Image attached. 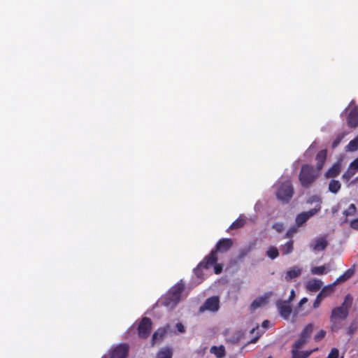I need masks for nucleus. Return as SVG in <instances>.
Here are the masks:
<instances>
[{
  "label": "nucleus",
  "instance_id": "nucleus-1",
  "mask_svg": "<svg viewBox=\"0 0 358 358\" xmlns=\"http://www.w3.org/2000/svg\"><path fill=\"white\" fill-rule=\"evenodd\" d=\"M353 302V298L348 294L344 299L342 305L336 307L331 310L330 315V322L331 323V329L333 331L338 329L336 323L338 321H343L346 320L349 315V310Z\"/></svg>",
  "mask_w": 358,
  "mask_h": 358
},
{
  "label": "nucleus",
  "instance_id": "nucleus-2",
  "mask_svg": "<svg viewBox=\"0 0 358 358\" xmlns=\"http://www.w3.org/2000/svg\"><path fill=\"white\" fill-rule=\"evenodd\" d=\"M185 289L182 283L173 286L161 300V303L169 309H173L179 303L181 294Z\"/></svg>",
  "mask_w": 358,
  "mask_h": 358
},
{
  "label": "nucleus",
  "instance_id": "nucleus-3",
  "mask_svg": "<svg viewBox=\"0 0 358 358\" xmlns=\"http://www.w3.org/2000/svg\"><path fill=\"white\" fill-rule=\"evenodd\" d=\"M319 176V171L309 164H303L301 166L299 180L301 186L304 188L310 187L316 180Z\"/></svg>",
  "mask_w": 358,
  "mask_h": 358
},
{
  "label": "nucleus",
  "instance_id": "nucleus-4",
  "mask_svg": "<svg viewBox=\"0 0 358 358\" xmlns=\"http://www.w3.org/2000/svg\"><path fill=\"white\" fill-rule=\"evenodd\" d=\"M294 194V188L289 180L280 182L276 185L275 196L282 203L289 202Z\"/></svg>",
  "mask_w": 358,
  "mask_h": 358
},
{
  "label": "nucleus",
  "instance_id": "nucleus-5",
  "mask_svg": "<svg viewBox=\"0 0 358 358\" xmlns=\"http://www.w3.org/2000/svg\"><path fill=\"white\" fill-rule=\"evenodd\" d=\"M233 245V241L231 238H222L219 240L213 249L208 255V261L210 264H215L217 262L216 256L217 252L224 253L229 250Z\"/></svg>",
  "mask_w": 358,
  "mask_h": 358
},
{
  "label": "nucleus",
  "instance_id": "nucleus-6",
  "mask_svg": "<svg viewBox=\"0 0 358 358\" xmlns=\"http://www.w3.org/2000/svg\"><path fill=\"white\" fill-rule=\"evenodd\" d=\"M152 327V322L151 319L147 317H143L137 327L138 336L142 339L147 338L151 333Z\"/></svg>",
  "mask_w": 358,
  "mask_h": 358
},
{
  "label": "nucleus",
  "instance_id": "nucleus-7",
  "mask_svg": "<svg viewBox=\"0 0 358 358\" xmlns=\"http://www.w3.org/2000/svg\"><path fill=\"white\" fill-rule=\"evenodd\" d=\"M220 308V300L218 296H212L206 300L204 303L200 307L199 311L203 312L209 310L216 312Z\"/></svg>",
  "mask_w": 358,
  "mask_h": 358
},
{
  "label": "nucleus",
  "instance_id": "nucleus-8",
  "mask_svg": "<svg viewBox=\"0 0 358 358\" xmlns=\"http://www.w3.org/2000/svg\"><path fill=\"white\" fill-rule=\"evenodd\" d=\"M129 352L127 344H120L110 351V358H126Z\"/></svg>",
  "mask_w": 358,
  "mask_h": 358
},
{
  "label": "nucleus",
  "instance_id": "nucleus-9",
  "mask_svg": "<svg viewBox=\"0 0 358 358\" xmlns=\"http://www.w3.org/2000/svg\"><path fill=\"white\" fill-rule=\"evenodd\" d=\"M289 301H278L276 306L278 308L280 315L285 319H287L292 313V307Z\"/></svg>",
  "mask_w": 358,
  "mask_h": 358
},
{
  "label": "nucleus",
  "instance_id": "nucleus-10",
  "mask_svg": "<svg viewBox=\"0 0 358 358\" xmlns=\"http://www.w3.org/2000/svg\"><path fill=\"white\" fill-rule=\"evenodd\" d=\"M358 171V158L352 162L348 170L343 173L342 178L345 182H348Z\"/></svg>",
  "mask_w": 358,
  "mask_h": 358
},
{
  "label": "nucleus",
  "instance_id": "nucleus-11",
  "mask_svg": "<svg viewBox=\"0 0 358 358\" xmlns=\"http://www.w3.org/2000/svg\"><path fill=\"white\" fill-rule=\"evenodd\" d=\"M209 262H210L208 261V257L206 256L204 257V259H203V261L201 262L197 265V266L194 269V273L197 278H202L203 277V273L202 271L203 268L208 269L209 268L213 266V265L215 264H209Z\"/></svg>",
  "mask_w": 358,
  "mask_h": 358
},
{
  "label": "nucleus",
  "instance_id": "nucleus-12",
  "mask_svg": "<svg viewBox=\"0 0 358 358\" xmlns=\"http://www.w3.org/2000/svg\"><path fill=\"white\" fill-rule=\"evenodd\" d=\"M169 327V325L167 324L166 327H159L154 332L152 337V345H154L158 342H161L164 339Z\"/></svg>",
  "mask_w": 358,
  "mask_h": 358
},
{
  "label": "nucleus",
  "instance_id": "nucleus-13",
  "mask_svg": "<svg viewBox=\"0 0 358 358\" xmlns=\"http://www.w3.org/2000/svg\"><path fill=\"white\" fill-rule=\"evenodd\" d=\"M347 122L351 128H355L358 126V108L357 107L352 108L349 113Z\"/></svg>",
  "mask_w": 358,
  "mask_h": 358
},
{
  "label": "nucleus",
  "instance_id": "nucleus-14",
  "mask_svg": "<svg viewBox=\"0 0 358 358\" xmlns=\"http://www.w3.org/2000/svg\"><path fill=\"white\" fill-rule=\"evenodd\" d=\"M327 150H322L318 152V153L316 155L315 159L317 161V171H320L327 159Z\"/></svg>",
  "mask_w": 358,
  "mask_h": 358
},
{
  "label": "nucleus",
  "instance_id": "nucleus-15",
  "mask_svg": "<svg viewBox=\"0 0 358 358\" xmlns=\"http://www.w3.org/2000/svg\"><path fill=\"white\" fill-rule=\"evenodd\" d=\"M302 273V268L299 266H294L289 269L285 275V279L286 281H290L292 279H294L299 277Z\"/></svg>",
  "mask_w": 358,
  "mask_h": 358
},
{
  "label": "nucleus",
  "instance_id": "nucleus-16",
  "mask_svg": "<svg viewBox=\"0 0 358 358\" xmlns=\"http://www.w3.org/2000/svg\"><path fill=\"white\" fill-rule=\"evenodd\" d=\"M322 286V282L320 280L312 279L307 282L306 289L310 292H317L321 289Z\"/></svg>",
  "mask_w": 358,
  "mask_h": 358
},
{
  "label": "nucleus",
  "instance_id": "nucleus-17",
  "mask_svg": "<svg viewBox=\"0 0 358 358\" xmlns=\"http://www.w3.org/2000/svg\"><path fill=\"white\" fill-rule=\"evenodd\" d=\"M341 166L340 163H335L331 167H330L325 173V176L327 178H335L338 176L341 172Z\"/></svg>",
  "mask_w": 358,
  "mask_h": 358
},
{
  "label": "nucleus",
  "instance_id": "nucleus-18",
  "mask_svg": "<svg viewBox=\"0 0 358 358\" xmlns=\"http://www.w3.org/2000/svg\"><path fill=\"white\" fill-rule=\"evenodd\" d=\"M328 245V242L325 237H322L315 241V245L313 246V249L315 251H322L325 250Z\"/></svg>",
  "mask_w": 358,
  "mask_h": 358
},
{
  "label": "nucleus",
  "instance_id": "nucleus-19",
  "mask_svg": "<svg viewBox=\"0 0 358 358\" xmlns=\"http://www.w3.org/2000/svg\"><path fill=\"white\" fill-rule=\"evenodd\" d=\"M318 348L312 350H306L299 352V350H292V358H308L313 352L317 351Z\"/></svg>",
  "mask_w": 358,
  "mask_h": 358
},
{
  "label": "nucleus",
  "instance_id": "nucleus-20",
  "mask_svg": "<svg viewBox=\"0 0 358 358\" xmlns=\"http://www.w3.org/2000/svg\"><path fill=\"white\" fill-rule=\"evenodd\" d=\"M355 267L354 264L350 268L348 269L343 275H340L336 282H345L350 279L355 274Z\"/></svg>",
  "mask_w": 358,
  "mask_h": 358
},
{
  "label": "nucleus",
  "instance_id": "nucleus-21",
  "mask_svg": "<svg viewBox=\"0 0 358 358\" xmlns=\"http://www.w3.org/2000/svg\"><path fill=\"white\" fill-rule=\"evenodd\" d=\"M313 328H314L313 324H312V323L308 324L302 330V331L300 334V336L308 341L313 333Z\"/></svg>",
  "mask_w": 358,
  "mask_h": 358
},
{
  "label": "nucleus",
  "instance_id": "nucleus-22",
  "mask_svg": "<svg viewBox=\"0 0 358 358\" xmlns=\"http://www.w3.org/2000/svg\"><path fill=\"white\" fill-rule=\"evenodd\" d=\"M173 357V351L171 348L169 347H165L162 348L157 353V358H172Z\"/></svg>",
  "mask_w": 358,
  "mask_h": 358
},
{
  "label": "nucleus",
  "instance_id": "nucleus-23",
  "mask_svg": "<svg viewBox=\"0 0 358 358\" xmlns=\"http://www.w3.org/2000/svg\"><path fill=\"white\" fill-rule=\"evenodd\" d=\"M210 352L214 354L217 358H222L225 355V349L223 345L219 347L213 346L210 350Z\"/></svg>",
  "mask_w": 358,
  "mask_h": 358
},
{
  "label": "nucleus",
  "instance_id": "nucleus-24",
  "mask_svg": "<svg viewBox=\"0 0 358 358\" xmlns=\"http://www.w3.org/2000/svg\"><path fill=\"white\" fill-rule=\"evenodd\" d=\"M294 249V243L292 241H287L285 244L281 245L280 250L283 255H287L292 252Z\"/></svg>",
  "mask_w": 358,
  "mask_h": 358
},
{
  "label": "nucleus",
  "instance_id": "nucleus-25",
  "mask_svg": "<svg viewBox=\"0 0 358 358\" xmlns=\"http://www.w3.org/2000/svg\"><path fill=\"white\" fill-rule=\"evenodd\" d=\"M255 244L256 243L254 241V242L251 243L248 247L241 248L239 250V252L238 255V259H243L252 250V248L255 247Z\"/></svg>",
  "mask_w": 358,
  "mask_h": 358
},
{
  "label": "nucleus",
  "instance_id": "nucleus-26",
  "mask_svg": "<svg viewBox=\"0 0 358 358\" xmlns=\"http://www.w3.org/2000/svg\"><path fill=\"white\" fill-rule=\"evenodd\" d=\"M245 222H246L245 219L243 217L240 216L234 222H232V224L230 225L229 229L231 230L239 229V228L243 227L245 225Z\"/></svg>",
  "mask_w": 358,
  "mask_h": 358
},
{
  "label": "nucleus",
  "instance_id": "nucleus-27",
  "mask_svg": "<svg viewBox=\"0 0 358 358\" xmlns=\"http://www.w3.org/2000/svg\"><path fill=\"white\" fill-rule=\"evenodd\" d=\"M266 255L271 259H274L279 256V252L276 247L269 246L266 250Z\"/></svg>",
  "mask_w": 358,
  "mask_h": 358
},
{
  "label": "nucleus",
  "instance_id": "nucleus-28",
  "mask_svg": "<svg viewBox=\"0 0 358 358\" xmlns=\"http://www.w3.org/2000/svg\"><path fill=\"white\" fill-rule=\"evenodd\" d=\"M341 186L338 180H331L329 184V190L332 193H337L341 189Z\"/></svg>",
  "mask_w": 358,
  "mask_h": 358
},
{
  "label": "nucleus",
  "instance_id": "nucleus-29",
  "mask_svg": "<svg viewBox=\"0 0 358 358\" xmlns=\"http://www.w3.org/2000/svg\"><path fill=\"white\" fill-rule=\"evenodd\" d=\"M358 150V135L352 140H351L346 146V150L355 152Z\"/></svg>",
  "mask_w": 358,
  "mask_h": 358
},
{
  "label": "nucleus",
  "instance_id": "nucleus-30",
  "mask_svg": "<svg viewBox=\"0 0 358 358\" xmlns=\"http://www.w3.org/2000/svg\"><path fill=\"white\" fill-rule=\"evenodd\" d=\"M308 216H307V214L305 212H302L301 213L299 214L296 217V223L298 226H301L303 224L308 220Z\"/></svg>",
  "mask_w": 358,
  "mask_h": 358
},
{
  "label": "nucleus",
  "instance_id": "nucleus-31",
  "mask_svg": "<svg viewBox=\"0 0 358 358\" xmlns=\"http://www.w3.org/2000/svg\"><path fill=\"white\" fill-rule=\"evenodd\" d=\"M308 341L306 340H305L302 337L299 336V338L297 341H296L294 342V343L293 344V349L292 350H299Z\"/></svg>",
  "mask_w": 358,
  "mask_h": 358
},
{
  "label": "nucleus",
  "instance_id": "nucleus-32",
  "mask_svg": "<svg viewBox=\"0 0 358 358\" xmlns=\"http://www.w3.org/2000/svg\"><path fill=\"white\" fill-rule=\"evenodd\" d=\"M325 266H315L310 270L311 273L314 275H322L325 273Z\"/></svg>",
  "mask_w": 358,
  "mask_h": 358
},
{
  "label": "nucleus",
  "instance_id": "nucleus-33",
  "mask_svg": "<svg viewBox=\"0 0 358 358\" xmlns=\"http://www.w3.org/2000/svg\"><path fill=\"white\" fill-rule=\"evenodd\" d=\"M357 212V208L354 203L349 206L348 208L343 212V214L348 217L350 215H355Z\"/></svg>",
  "mask_w": 358,
  "mask_h": 358
},
{
  "label": "nucleus",
  "instance_id": "nucleus-34",
  "mask_svg": "<svg viewBox=\"0 0 358 358\" xmlns=\"http://www.w3.org/2000/svg\"><path fill=\"white\" fill-rule=\"evenodd\" d=\"M343 137H344V134H338L332 143V145H331L332 148H336L341 143Z\"/></svg>",
  "mask_w": 358,
  "mask_h": 358
},
{
  "label": "nucleus",
  "instance_id": "nucleus-35",
  "mask_svg": "<svg viewBox=\"0 0 358 358\" xmlns=\"http://www.w3.org/2000/svg\"><path fill=\"white\" fill-rule=\"evenodd\" d=\"M325 335H326V331L324 330L321 329L320 331H319V332H317L315 335L314 340L316 342H319L324 338Z\"/></svg>",
  "mask_w": 358,
  "mask_h": 358
},
{
  "label": "nucleus",
  "instance_id": "nucleus-36",
  "mask_svg": "<svg viewBox=\"0 0 358 358\" xmlns=\"http://www.w3.org/2000/svg\"><path fill=\"white\" fill-rule=\"evenodd\" d=\"M324 292H323L322 293H319L313 303V308H317L320 306L323 298L322 297V295L324 294Z\"/></svg>",
  "mask_w": 358,
  "mask_h": 358
},
{
  "label": "nucleus",
  "instance_id": "nucleus-37",
  "mask_svg": "<svg viewBox=\"0 0 358 358\" xmlns=\"http://www.w3.org/2000/svg\"><path fill=\"white\" fill-rule=\"evenodd\" d=\"M321 206L320 205L316 206L314 208L310 209L308 211L305 212L307 214V216H308V218L313 216L315 214H316L318 211L320 210Z\"/></svg>",
  "mask_w": 358,
  "mask_h": 358
},
{
  "label": "nucleus",
  "instance_id": "nucleus-38",
  "mask_svg": "<svg viewBox=\"0 0 358 358\" xmlns=\"http://www.w3.org/2000/svg\"><path fill=\"white\" fill-rule=\"evenodd\" d=\"M332 290L333 289L331 287H324L320 293H322L323 292H324V294L322 295V297L324 299L329 296Z\"/></svg>",
  "mask_w": 358,
  "mask_h": 358
},
{
  "label": "nucleus",
  "instance_id": "nucleus-39",
  "mask_svg": "<svg viewBox=\"0 0 358 358\" xmlns=\"http://www.w3.org/2000/svg\"><path fill=\"white\" fill-rule=\"evenodd\" d=\"M339 351L337 348H333L330 353L328 355L327 358H338Z\"/></svg>",
  "mask_w": 358,
  "mask_h": 358
},
{
  "label": "nucleus",
  "instance_id": "nucleus-40",
  "mask_svg": "<svg viewBox=\"0 0 358 358\" xmlns=\"http://www.w3.org/2000/svg\"><path fill=\"white\" fill-rule=\"evenodd\" d=\"M262 303H263L262 299H256L254 301H252V303H251V308L252 309H256V308H259V306H261Z\"/></svg>",
  "mask_w": 358,
  "mask_h": 358
},
{
  "label": "nucleus",
  "instance_id": "nucleus-41",
  "mask_svg": "<svg viewBox=\"0 0 358 358\" xmlns=\"http://www.w3.org/2000/svg\"><path fill=\"white\" fill-rule=\"evenodd\" d=\"M213 266L215 273L220 274L222 271V266L221 264H217V262Z\"/></svg>",
  "mask_w": 358,
  "mask_h": 358
},
{
  "label": "nucleus",
  "instance_id": "nucleus-42",
  "mask_svg": "<svg viewBox=\"0 0 358 358\" xmlns=\"http://www.w3.org/2000/svg\"><path fill=\"white\" fill-rule=\"evenodd\" d=\"M350 226L352 229L358 230V218L352 220L350 223Z\"/></svg>",
  "mask_w": 358,
  "mask_h": 358
},
{
  "label": "nucleus",
  "instance_id": "nucleus-43",
  "mask_svg": "<svg viewBox=\"0 0 358 358\" xmlns=\"http://www.w3.org/2000/svg\"><path fill=\"white\" fill-rule=\"evenodd\" d=\"M176 327L178 331L180 333H184L185 331V328L184 325L180 322L177 323Z\"/></svg>",
  "mask_w": 358,
  "mask_h": 358
},
{
  "label": "nucleus",
  "instance_id": "nucleus-44",
  "mask_svg": "<svg viewBox=\"0 0 358 358\" xmlns=\"http://www.w3.org/2000/svg\"><path fill=\"white\" fill-rule=\"evenodd\" d=\"M273 228L275 229L276 231L280 232L283 229V224L282 223H275L273 225Z\"/></svg>",
  "mask_w": 358,
  "mask_h": 358
},
{
  "label": "nucleus",
  "instance_id": "nucleus-45",
  "mask_svg": "<svg viewBox=\"0 0 358 358\" xmlns=\"http://www.w3.org/2000/svg\"><path fill=\"white\" fill-rule=\"evenodd\" d=\"M320 201V199L319 196H316V195H314V196H312L308 201V203H313V202H317V201Z\"/></svg>",
  "mask_w": 358,
  "mask_h": 358
},
{
  "label": "nucleus",
  "instance_id": "nucleus-46",
  "mask_svg": "<svg viewBox=\"0 0 358 358\" xmlns=\"http://www.w3.org/2000/svg\"><path fill=\"white\" fill-rule=\"evenodd\" d=\"M294 296H295V292L294 289H292L290 292L289 297L287 301H289V303H290L294 299Z\"/></svg>",
  "mask_w": 358,
  "mask_h": 358
},
{
  "label": "nucleus",
  "instance_id": "nucleus-47",
  "mask_svg": "<svg viewBox=\"0 0 358 358\" xmlns=\"http://www.w3.org/2000/svg\"><path fill=\"white\" fill-rule=\"evenodd\" d=\"M268 325H269L268 320H264L262 324V327H264L265 329L268 328Z\"/></svg>",
  "mask_w": 358,
  "mask_h": 358
},
{
  "label": "nucleus",
  "instance_id": "nucleus-48",
  "mask_svg": "<svg viewBox=\"0 0 358 358\" xmlns=\"http://www.w3.org/2000/svg\"><path fill=\"white\" fill-rule=\"evenodd\" d=\"M307 301H308L307 298H306V297L303 298V299L300 301V302H299V305H300V306H301V305H302L303 303H304L307 302Z\"/></svg>",
  "mask_w": 358,
  "mask_h": 358
},
{
  "label": "nucleus",
  "instance_id": "nucleus-49",
  "mask_svg": "<svg viewBox=\"0 0 358 358\" xmlns=\"http://www.w3.org/2000/svg\"><path fill=\"white\" fill-rule=\"evenodd\" d=\"M259 337V336H256L255 338L252 339L250 342L251 343H255L258 340Z\"/></svg>",
  "mask_w": 358,
  "mask_h": 358
},
{
  "label": "nucleus",
  "instance_id": "nucleus-50",
  "mask_svg": "<svg viewBox=\"0 0 358 358\" xmlns=\"http://www.w3.org/2000/svg\"><path fill=\"white\" fill-rule=\"evenodd\" d=\"M255 328H253V329L250 331V333L253 334V333L255 332Z\"/></svg>",
  "mask_w": 358,
  "mask_h": 358
},
{
  "label": "nucleus",
  "instance_id": "nucleus-51",
  "mask_svg": "<svg viewBox=\"0 0 358 358\" xmlns=\"http://www.w3.org/2000/svg\"><path fill=\"white\" fill-rule=\"evenodd\" d=\"M289 236V232H287V234H286V237L287 238Z\"/></svg>",
  "mask_w": 358,
  "mask_h": 358
},
{
  "label": "nucleus",
  "instance_id": "nucleus-52",
  "mask_svg": "<svg viewBox=\"0 0 358 358\" xmlns=\"http://www.w3.org/2000/svg\"><path fill=\"white\" fill-rule=\"evenodd\" d=\"M341 358H343V357H341Z\"/></svg>",
  "mask_w": 358,
  "mask_h": 358
}]
</instances>
